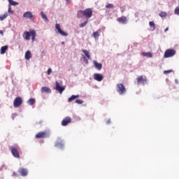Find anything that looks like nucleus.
Segmentation results:
<instances>
[{
    "label": "nucleus",
    "instance_id": "obj_33",
    "mask_svg": "<svg viewBox=\"0 0 179 179\" xmlns=\"http://www.w3.org/2000/svg\"><path fill=\"white\" fill-rule=\"evenodd\" d=\"M175 14L179 15V6L175 8Z\"/></svg>",
    "mask_w": 179,
    "mask_h": 179
},
{
    "label": "nucleus",
    "instance_id": "obj_36",
    "mask_svg": "<svg viewBox=\"0 0 179 179\" xmlns=\"http://www.w3.org/2000/svg\"><path fill=\"white\" fill-rule=\"evenodd\" d=\"M51 72H52V70L51 69H48L47 71L48 75H51Z\"/></svg>",
    "mask_w": 179,
    "mask_h": 179
},
{
    "label": "nucleus",
    "instance_id": "obj_28",
    "mask_svg": "<svg viewBox=\"0 0 179 179\" xmlns=\"http://www.w3.org/2000/svg\"><path fill=\"white\" fill-rule=\"evenodd\" d=\"M8 17V13H5L3 15H0V20H5Z\"/></svg>",
    "mask_w": 179,
    "mask_h": 179
},
{
    "label": "nucleus",
    "instance_id": "obj_3",
    "mask_svg": "<svg viewBox=\"0 0 179 179\" xmlns=\"http://www.w3.org/2000/svg\"><path fill=\"white\" fill-rule=\"evenodd\" d=\"M10 151L14 157L16 159H20V155L19 154V146L13 145L10 147Z\"/></svg>",
    "mask_w": 179,
    "mask_h": 179
},
{
    "label": "nucleus",
    "instance_id": "obj_44",
    "mask_svg": "<svg viewBox=\"0 0 179 179\" xmlns=\"http://www.w3.org/2000/svg\"><path fill=\"white\" fill-rule=\"evenodd\" d=\"M8 1H13V0H8Z\"/></svg>",
    "mask_w": 179,
    "mask_h": 179
},
{
    "label": "nucleus",
    "instance_id": "obj_1",
    "mask_svg": "<svg viewBox=\"0 0 179 179\" xmlns=\"http://www.w3.org/2000/svg\"><path fill=\"white\" fill-rule=\"evenodd\" d=\"M82 16L87 17V19H90V17L93 16V10H91V8H87L83 10H78L77 13V17L79 19L82 17Z\"/></svg>",
    "mask_w": 179,
    "mask_h": 179
},
{
    "label": "nucleus",
    "instance_id": "obj_40",
    "mask_svg": "<svg viewBox=\"0 0 179 179\" xmlns=\"http://www.w3.org/2000/svg\"><path fill=\"white\" fill-rule=\"evenodd\" d=\"M0 34H1L2 36H3V31H0Z\"/></svg>",
    "mask_w": 179,
    "mask_h": 179
},
{
    "label": "nucleus",
    "instance_id": "obj_23",
    "mask_svg": "<svg viewBox=\"0 0 179 179\" xmlns=\"http://www.w3.org/2000/svg\"><path fill=\"white\" fill-rule=\"evenodd\" d=\"M41 16L45 22H48V17H47V15L44 14V12L41 11Z\"/></svg>",
    "mask_w": 179,
    "mask_h": 179
},
{
    "label": "nucleus",
    "instance_id": "obj_37",
    "mask_svg": "<svg viewBox=\"0 0 179 179\" xmlns=\"http://www.w3.org/2000/svg\"><path fill=\"white\" fill-rule=\"evenodd\" d=\"M83 61L85 62V64H89V60L86 59V57H83Z\"/></svg>",
    "mask_w": 179,
    "mask_h": 179
},
{
    "label": "nucleus",
    "instance_id": "obj_18",
    "mask_svg": "<svg viewBox=\"0 0 179 179\" xmlns=\"http://www.w3.org/2000/svg\"><path fill=\"white\" fill-rule=\"evenodd\" d=\"M41 92V93H48V94H50L52 92L51 89H50V87H42Z\"/></svg>",
    "mask_w": 179,
    "mask_h": 179
},
{
    "label": "nucleus",
    "instance_id": "obj_39",
    "mask_svg": "<svg viewBox=\"0 0 179 179\" xmlns=\"http://www.w3.org/2000/svg\"><path fill=\"white\" fill-rule=\"evenodd\" d=\"M164 31H165V32H166V31H169V27L166 28L165 30H164Z\"/></svg>",
    "mask_w": 179,
    "mask_h": 179
},
{
    "label": "nucleus",
    "instance_id": "obj_30",
    "mask_svg": "<svg viewBox=\"0 0 179 179\" xmlns=\"http://www.w3.org/2000/svg\"><path fill=\"white\" fill-rule=\"evenodd\" d=\"M159 16H160V17H166L167 16V13H166V12H161L159 14Z\"/></svg>",
    "mask_w": 179,
    "mask_h": 179
},
{
    "label": "nucleus",
    "instance_id": "obj_38",
    "mask_svg": "<svg viewBox=\"0 0 179 179\" xmlns=\"http://www.w3.org/2000/svg\"><path fill=\"white\" fill-rule=\"evenodd\" d=\"M171 72H173V70L164 71V73H170Z\"/></svg>",
    "mask_w": 179,
    "mask_h": 179
},
{
    "label": "nucleus",
    "instance_id": "obj_29",
    "mask_svg": "<svg viewBox=\"0 0 179 179\" xmlns=\"http://www.w3.org/2000/svg\"><path fill=\"white\" fill-rule=\"evenodd\" d=\"M10 6L12 5L13 6H16V5H19V3L13 1H9Z\"/></svg>",
    "mask_w": 179,
    "mask_h": 179
},
{
    "label": "nucleus",
    "instance_id": "obj_17",
    "mask_svg": "<svg viewBox=\"0 0 179 179\" xmlns=\"http://www.w3.org/2000/svg\"><path fill=\"white\" fill-rule=\"evenodd\" d=\"M94 65L98 71H101L103 69V64H101V63H98L97 62L94 61Z\"/></svg>",
    "mask_w": 179,
    "mask_h": 179
},
{
    "label": "nucleus",
    "instance_id": "obj_32",
    "mask_svg": "<svg viewBox=\"0 0 179 179\" xmlns=\"http://www.w3.org/2000/svg\"><path fill=\"white\" fill-rule=\"evenodd\" d=\"M87 22L88 20H87L85 22H84L83 23L80 24V27H85V26H86V24H87Z\"/></svg>",
    "mask_w": 179,
    "mask_h": 179
},
{
    "label": "nucleus",
    "instance_id": "obj_31",
    "mask_svg": "<svg viewBox=\"0 0 179 179\" xmlns=\"http://www.w3.org/2000/svg\"><path fill=\"white\" fill-rule=\"evenodd\" d=\"M106 8L107 9H113V8H114V5H113V3H108L106 6Z\"/></svg>",
    "mask_w": 179,
    "mask_h": 179
},
{
    "label": "nucleus",
    "instance_id": "obj_8",
    "mask_svg": "<svg viewBox=\"0 0 179 179\" xmlns=\"http://www.w3.org/2000/svg\"><path fill=\"white\" fill-rule=\"evenodd\" d=\"M55 29L56 30H57L58 33L61 34V36H63L64 37L68 36V33L62 31V29H61V25H59V24H56Z\"/></svg>",
    "mask_w": 179,
    "mask_h": 179
},
{
    "label": "nucleus",
    "instance_id": "obj_41",
    "mask_svg": "<svg viewBox=\"0 0 179 179\" xmlns=\"http://www.w3.org/2000/svg\"><path fill=\"white\" fill-rule=\"evenodd\" d=\"M110 122H111V120H108L107 121V124H110Z\"/></svg>",
    "mask_w": 179,
    "mask_h": 179
},
{
    "label": "nucleus",
    "instance_id": "obj_25",
    "mask_svg": "<svg viewBox=\"0 0 179 179\" xmlns=\"http://www.w3.org/2000/svg\"><path fill=\"white\" fill-rule=\"evenodd\" d=\"M27 103H28V104H29V106H33V104H34L36 103V99L31 98L29 99Z\"/></svg>",
    "mask_w": 179,
    "mask_h": 179
},
{
    "label": "nucleus",
    "instance_id": "obj_10",
    "mask_svg": "<svg viewBox=\"0 0 179 179\" xmlns=\"http://www.w3.org/2000/svg\"><path fill=\"white\" fill-rule=\"evenodd\" d=\"M138 85H146L148 83V79L143 78V76H140L136 78Z\"/></svg>",
    "mask_w": 179,
    "mask_h": 179
},
{
    "label": "nucleus",
    "instance_id": "obj_35",
    "mask_svg": "<svg viewBox=\"0 0 179 179\" xmlns=\"http://www.w3.org/2000/svg\"><path fill=\"white\" fill-rule=\"evenodd\" d=\"M8 13L13 14V10L10 8V5L8 6Z\"/></svg>",
    "mask_w": 179,
    "mask_h": 179
},
{
    "label": "nucleus",
    "instance_id": "obj_14",
    "mask_svg": "<svg viewBox=\"0 0 179 179\" xmlns=\"http://www.w3.org/2000/svg\"><path fill=\"white\" fill-rule=\"evenodd\" d=\"M55 146L60 149H64V141L61 139L57 140L55 143Z\"/></svg>",
    "mask_w": 179,
    "mask_h": 179
},
{
    "label": "nucleus",
    "instance_id": "obj_5",
    "mask_svg": "<svg viewBox=\"0 0 179 179\" xmlns=\"http://www.w3.org/2000/svg\"><path fill=\"white\" fill-rule=\"evenodd\" d=\"M116 90L120 95L127 93V88H125V86H124V84L122 83H120L116 85Z\"/></svg>",
    "mask_w": 179,
    "mask_h": 179
},
{
    "label": "nucleus",
    "instance_id": "obj_42",
    "mask_svg": "<svg viewBox=\"0 0 179 179\" xmlns=\"http://www.w3.org/2000/svg\"><path fill=\"white\" fill-rule=\"evenodd\" d=\"M16 176V173L13 172V176Z\"/></svg>",
    "mask_w": 179,
    "mask_h": 179
},
{
    "label": "nucleus",
    "instance_id": "obj_20",
    "mask_svg": "<svg viewBox=\"0 0 179 179\" xmlns=\"http://www.w3.org/2000/svg\"><path fill=\"white\" fill-rule=\"evenodd\" d=\"M76 99H79V94H78V95H72L70 98L68 99V102L71 103V102L73 101V100H75Z\"/></svg>",
    "mask_w": 179,
    "mask_h": 179
},
{
    "label": "nucleus",
    "instance_id": "obj_26",
    "mask_svg": "<svg viewBox=\"0 0 179 179\" xmlns=\"http://www.w3.org/2000/svg\"><path fill=\"white\" fill-rule=\"evenodd\" d=\"M149 25L150 29H152V30H156V25L155 24V22L153 21L150 22Z\"/></svg>",
    "mask_w": 179,
    "mask_h": 179
},
{
    "label": "nucleus",
    "instance_id": "obj_4",
    "mask_svg": "<svg viewBox=\"0 0 179 179\" xmlns=\"http://www.w3.org/2000/svg\"><path fill=\"white\" fill-rule=\"evenodd\" d=\"M48 136H50L48 131H40L35 135L36 139H44V138H48Z\"/></svg>",
    "mask_w": 179,
    "mask_h": 179
},
{
    "label": "nucleus",
    "instance_id": "obj_43",
    "mask_svg": "<svg viewBox=\"0 0 179 179\" xmlns=\"http://www.w3.org/2000/svg\"><path fill=\"white\" fill-rule=\"evenodd\" d=\"M43 122H39V124H41Z\"/></svg>",
    "mask_w": 179,
    "mask_h": 179
},
{
    "label": "nucleus",
    "instance_id": "obj_2",
    "mask_svg": "<svg viewBox=\"0 0 179 179\" xmlns=\"http://www.w3.org/2000/svg\"><path fill=\"white\" fill-rule=\"evenodd\" d=\"M37 36L36 31L34 29H30L29 31H24L23 34V38L24 40L29 41L30 40V38L31 37L32 41H34L36 40V36Z\"/></svg>",
    "mask_w": 179,
    "mask_h": 179
},
{
    "label": "nucleus",
    "instance_id": "obj_11",
    "mask_svg": "<svg viewBox=\"0 0 179 179\" xmlns=\"http://www.w3.org/2000/svg\"><path fill=\"white\" fill-rule=\"evenodd\" d=\"M71 122H72V118H71V117H66L62 121V127H66V125L71 124Z\"/></svg>",
    "mask_w": 179,
    "mask_h": 179
},
{
    "label": "nucleus",
    "instance_id": "obj_15",
    "mask_svg": "<svg viewBox=\"0 0 179 179\" xmlns=\"http://www.w3.org/2000/svg\"><path fill=\"white\" fill-rule=\"evenodd\" d=\"M117 20L119 23H122V24H127V22H128V20L127 19V17L125 16H122V17L117 18Z\"/></svg>",
    "mask_w": 179,
    "mask_h": 179
},
{
    "label": "nucleus",
    "instance_id": "obj_34",
    "mask_svg": "<svg viewBox=\"0 0 179 179\" xmlns=\"http://www.w3.org/2000/svg\"><path fill=\"white\" fill-rule=\"evenodd\" d=\"M76 103H77V104H83V101H82L80 99H77V100H76Z\"/></svg>",
    "mask_w": 179,
    "mask_h": 179
},
{
    "label": "nucleus",
    "instance_id": "obj_27",
    "mask_svg": "<svg viewBox=\"0 0 179 179\" xmlns=\"http://www.w3.org/2000/svg\"><path fill=\"white\" fill-rule=\"evenodd\" d=\"M93 37L95 38V40H97V38L100 37V34H99V31L93 33Z\"/></svg>",
    "mask_w": 179,
    "mask_h": 179
},
{
    "label": "nucleus",
    "instance_id": "obj_7",
    "mask_svg": "<svg viewBox=\"0 0 179 179\" xmlns=\"http://www.w3.org/2000/svg\"><path fill=\"white\" fill-rule=\"evenodd\" d=\"M22 104H23V99H22V97L17 96L14 99L13 106L15 107V108H19V107H20Z\"/></svg>",
    "mask_w": 179,
    "mask_h": 179
},
{
    "label": "nucleus",
    "instance_id": "obj_21",
    "mask_svg": "<svg viewBox=\"0 0 179 179\" xmlns=\"http://www.w3.org/2000/svg\"><path fill=\"white\" fill-rule=\"evenodd\" d=\"M8 45H5V46L1 47V54H2V55L5 54V52H6V51H8Z\"/></svg>",
    "mask_w": 179,
    "mask_h": 179
},
{
    "label": "nucleus",
    "instance_id": "obj_16",
    "mask_svg": "<svg viewBox=\"0 0 179 179\" xmlns=\"http://www.w3.org/2000/svg\"><path fill=\"white\" fill-rule=\"evenodd\" d=\"M19 173H20V174H21L22 176V177H26V176H27V174H28L27 169H26L24 168L20 169Z\"/></svg>",
    "mask_w": 179,
    "mask_h": 179
},
{
    "label": "nucleus",
    "instance_id": "obj_9",
    "mask_svg": "<svg viewBox=\"0 0 179 179\" xmlns=\"http://www.w3.org/2000/svg\"><path fill=\"white\" fill-rule=\"evenodd\" d=\"M23 17L24 19H29V20H34V15L31 11H27L23 14Z\"/></svg>",
    "mask_w": 179,
    "mask_h": 179
},
{
    "label": "nucleus",
    "instance_id": "obj_6",
    "mask_svg": "<svg viewBox=\"0 0 179 179\" xmlns=\"http://www.w3.org/2000/svg\"><path fill=\"white\" fill-rule=\"evenodd\" d=\"M176 51L174 49H168L165 51L164 57V58H171V57H174L176 55Z\"/></svg>",
    "mask_w": 179,
    "mask_h": 179
},
{
    "label": "nucleus",
    "instance_id": "obj_19",
    "mask_svg": "<svg viewBox=\"0 0 179 179\" xmlns=\"http://www.w3.org/2000/svg\"><path fill=\"white\" fill-rule=\"evenodd\" d=\"M142 55H143V57H146L147 58H152V57H153V55H152V52H142Z\"/></svg>",
    "mask_w": 179,
    "mask_h": 179
},
{
    "label": "nucleus",
    "instance_id": "obj_24",
    "mask_svg": "<svg viewBox=\"0 0 179 179\" xmlns=\"http://www.w3.org/2000/svg\"><path fill=\"white\" fill-rule=\"evenodd\" d=\"M82 51L85 54V55L87 57V58L88 59H90V54L89 53V51H87L85 49H83Z\"/></svg>",
    "mask_w": 179,
    "mask_h": 179
},
{
    "label": "nucleus",
    "instance_id": "obj_12",
    "mask_svg": "<svg viewBox=\"0 0 179 179\" xmlns=\"http://www.w3.org/2000/svg\"><path fill=\"white\" fill-rule=\"evenodd\" d=\"M94 80H97V82H101L104 79V76L101 73H94Z\"/></svg>",
    "mask_w": 179,
    "mask_h": 179
},
{
    "label": "nucleus",
    "instance_id": "obj_22",
    "mask_svg": "<svg viewBox=\"0 0 179 179\" xmlns=\"http://www.w3.org/2000/svg\"><path fill=\"white\" fill-rule=\"evenodd\" d=\"M31 58V52L28 50L25 53V59H30Z\"/></svg>",
    "mask_w": 179,
    "mask_h": 179
},
{
    "label": "nucleus",
    "instance_id": "obj_13",
    "mask_svg": "<svg viewBox=\"0 0 179 179\" xmlns=\"http://www.w3.org/2000/svg\"><path fill=\"white\" fill-rule=\"evenodd\" d=\"M55 90L59 92V93H60V94H62V92H64V90H65V88L64 87H62L59 85V83H58V81H56V87H55Z\"/></svg>",
    "mask_w": 179,
    "mask_h": 179
}]
</instances>
